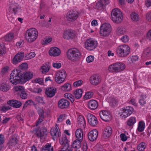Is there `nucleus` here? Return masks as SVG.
<instances>
[{"label":"nucleus","mask_w":151,"mask_h":151,"mask_svg":"<svg viewBox=\"0 0 151 151\" xmlns=\"http://www.w3.org/2000/svg\"><path fill=\"white\" fill-rule=\"evenodd\" d=\"M121 40L123 42L126 43L129 41V37L128 35H125L121 37Z\"/></svg>","instance_id":"obj_59"},{"label":"nucleus","mask_w":151,"mask_h":151,"mask_svg":"<svg viewBox=\"0 0 151 151\" xmlns=\"http://www.w3.org/2000/svg\"><path fill=\"white\" fill-rule=\"evenodd\" d=\"M22 81L24 83L29 81L33 77V73L30 71H27L21 75Z\"/></svg>","instance_id":"obj_16"},{"label":"nucleus","mask_w":151,"mask_h":151,"mask_svg":"<svg viewBox=\"0 0 151 151\" xmlns=\"http://www.w3.org/2000/svg\"><path fill=\"white\" fill-rule=\"evenodd\" d=\"M60 50L56 47H52L49 51V54L51 56L56 57L59 55L60 54Z\"/></svg>","instance_id":"obj_22"},{"label":"nucleus","mask_w":151,"mask_h":151,"mask_svg":"<svg viewBox=\"0 0 151 151\" xmlns=\"http://www.w3.org/2000/svg\"><path fill=\"white\" fill-rule=\"evenodd\" d=\"M101 81V76L97 75L92 76L90 78V81L91 84L96 86L99 84Z\"/></svg>","instance_id":"obj_15"},{"label":"nucleus","mask_w":151,"mask_h":151,"mask_svg":"<svg viewBox=\"0 0 151 151\" xmlns=\"http://www.w3.org/2000/svg\"><path fill=\"white\" fill-rule=\"evenodd\" d=\"M44 113L45 112L43 109H40L38 111V113L39 115V117L36 122V126H37L40 123L43 121L44 118Z\"/></svg>","instance_id":"obj_34"},{"label":"nucleus","mask_w":151,"mask_h":151,"mask_svg":"<svg viewBox=\"0 0 151 151\" xmlns=\"http://www.w3.org/2000/svg\"><path fill=\"white\" fill-rule=\"evenodd\" d=\"M76 34L74 31L71 29L66 30L63 32V37L67 40H71L75 38Z\"/></svg>","instance_id":"obj_13"},{"label":"nucleus","mask_w":151,"mask_h":151,"mask_svg":"<svg viewBox=\"0 0 151 151\" xmlns=\"http://www.w3.org/2000/svg\"><path fill=\"white\" fill-rule=\"evenodd\" d=\"M62 90L65 92L69 91L72 89L71 85L70 84L67 83L64 84L61 86Z\"/></svg>","instance_id":"obj_38"},{"label":"nucleus","mask_w":151,"mask_h":151,"mask_svg":"<svg viewBox=\"0 0 151 151\" xmlns=\"http://www.w3.org/2000/svg\"><path fill=\"white\" fill-rule=\"evenodd\" d=\"M9 109V106H7L4 105H1L0 106V111L3 112H5Z\"/></svg>","instance_id":"obj_60"},{"label":"nucleus","mask_w":151,"mask_h":151,"mask_svg":"<svg viewBox=\"0 0 151 151\" xmlns=\"http://www.w3.org/2000/svg\"><path fill=\"white\" fill-rule=\"evenodd\" d=\"M32 82L33 83H38L40 85L43 84V79L41 78H37L33 79Z\"/></svg>","instance_id":"obj_47"},{"label":"nucleus","mask_w":151,"mask_h":151,"mask_svg":"<svg viewBox=\"0 0 151 151\" xmlns=\"http://www.w3.org/2000/svg\"><path fill=\"white\" fill-rule=\"evenodd\" d=\"M112 129L109 126L106 127L103 133V137L105 139H107L111 135Z\"/></svg>","instance_id":"obj_31"},{"label":"nucleus","mask_w":151,"mask_h":151,"mask_svg":"<svg viewBox=\"0 0 151 151\" xmlns=\"http://www.w3.org/2000/svg\"><path fill=\"white\" fill-rule=\"evenodd\" d=\"M60 144L62 145L61 151H73V149L69 146V141L67 139L66 136L63 135L59 140Z\"/></svg>","instance_id":"obj_8"},{"label":"nucleus","mask_w":151,"mask_h":151,"mask_svg":"<svg viewBox=\"0 0 151 151\" xmlns=\"http://www.w3.org/2000/svg\"><path fill=\"white\" fill-rule=\"evenodd\" d=\"M93 93L92 92L89 91L86 92L84 96V99H90L92 97Z\"/></svg>","instance_id":"obj_56"},{"label":"nucleus","mask_w":151,"mask_h":151,"mask_svg":"<svg viewBox=\"0 0 151 151\" xmlns=\"http://www.w3.org/2000/svg\"><path fill=\"white\" fill-rule=\"evenodd\" d=\"M70 104L69 102L67 100L62 99L58 102V106L61 109L67 108Z\"/></svg>","instance_id":"obj_24"},{"label":"nucleus","mask_w":151,"mask_h":151,"mask_svg":"<svg viewBox=\"0 0 151 151\" xmlns=\"http://www.w3.org/2000/svg\"><path fill=\"white\" fill-rule=\"evenodd\" d=\"M146 98V95L145 94L141 96V99L139 100V103L142 106H144L146 103L144 99Z\"/></svg>","instance_id":"obj_51"},{"label":"nucleus","mask_w":151,"mask_h":151,"mask_svg":"<svg viewBox=\"0 0 151 151\" xmlns=\"http://www.w3.org/2000/svg\"><path fill=\"white\" fill-rule=\"evenodd\" d=\"M67 118V116L65 114H61L58 118V122L60 123L63 122Z\"/></svg>","instance_id":"obj_52"},{"label":"nucleus","mask_w":151,"mask_h":151,"mask_svg":"<svg viewBox=\"0 0 151 151\" xmlns=\"http://www.w3.org/2000/svg\"><path fill=\"white\" fill-rule=\"evenodd\" d=\"M42 150L44 151H53V148L51 144L47 143L42 148Z\"/></svg>","instance_id":"obj_45"},{"label":"nucleus","mask_w":151,"mask_h":151,"mask_svg":"<svg viewBox=\"0 0 151 151\" xmlns=\"http://www.w3.org/2000/svg\"><path fill=\"white\" fill-rule=\"evenodd\" d=\"M79 15V13L78 12L70 10L66 14L65 18L68 21L72 22L76 20Z\"/></svg>","instance_id":"obj_12"},{"label":"nucleus","mask_w":151,"mask_h":151,"mask_svg":"<svg viewBox=\"0 0 151 151\" xmlns=\"http://www.w3.org/2000/svg\"><path fill=\"white\" fill-rule=\"evenodd\" d=\"M38 32L35 28H31L27 30L25 34V38L29 43H32L35 41L37 38Z\"/></svg>","instance_id":"obj_1"},{"label":"nucleus","mask_w":151,"mask_h":151,"mask_svg":"<svg viewBox=\"0 0 151 151\" xmlns=\"http://www.w3.org/2000/svg\"><path fill=\"white\" fill-rule=\"evenodd\" d=\"M27 88L28 90L31 92L35 93H39L42 91V90L40 88L37 87H35L33 88L29 87Z\"/></svg>","instance_id":"obj_39"},{"label":"nucleus","mask_w":151,"mask_h":151,"mask_svg":"<svg viewBox=\"0 0 151 151\" xmlns=\"http://www.w3.org/2000/svg\"><path fill=\"white\" fill-rule=\"evenodd\" d=\"M112 27L111 25L108 23H105L101 26L99 34L102 36L107 37L110 35Z\"/></svg>","instance_id":"obj_7"},{"label":"nucleus","mask_w":151,"mask_h":151,"mask_svg":"<svg viewBox=\"0 0 151 151\" xmlns=\"http://www.w3.org/2000/svg\"><path fill=\"white\" fill-rule=\"evenodd\" d=\"M18 139V137L15 134L10 137L9 141L8 143L10 148L13 147L17 144Z\"/></svg>","instance_id":"obj_19"},{"label":"nucleus","mask_w":151,"mask_h":151,"mask_svg":"<svg viewBox=\"0 0 151 151\" xmlns=\"http://www.w3.org/2000/svg\"><path fill=\"white\" fill-rule=\"evenodd\" d=\"M24 56L23 52H19L14 56L12 60V63L14 65H16L22 60Z\"/></svg>","instance_id":"obj_14"},{"label":"nucleus","mask_w":151,"mask_h":151,"mask_svg":"<svg viewBox=\"0 0 151 151\" xmlns=\"http://www.w3.org/2000/svg\"><path fill=\"white\" fill-rule=\"evenodd\" d=\"M142 56L145 58H149L151 57V47H147L143 50Z\"/></svg>","instance_id":"obj_28"},{"label":"nucleus","mask_w":151,"mask_h":151,"mask_svg":"<svg viewBox=\"0 0 151 151\" xmlns=\"http://www.w3.org/2000/svg\"><path fill=\"white\" fill-rule=\"evenodd\" d=\"M20 96L23 99H26L27 98V94L25 92V89L20 93Z\"/></svg>","instance_id":"obj_61"},{"label":"nucleus","mask_w":151,"mask_h":151,"mask_svg":"<svg viewBox=\"0 0 151 151\" xmlns=\"http://www.w3.org/2000/svg\"><path fill=\"white\" fill-rule=\"evenodd\" d=\"M111 19L115 23L119 24L123 20V16L121 10L118 8L113 9L111 12Z\"/></svg>","instance_id":"obj_4"},{"label":"nucleus","mask_w":151,"mask_h":151,"mask_svg":"<svg viewBox=\"0 0 151 151\" xmlns=\"http://www.w3.org/2000/svg\"><path fill=\"white\" fill-rule=\"evenodd\" d=\"M83 83L82 80H78L74 82L73 83V86L74 87H78L81 86Z\"/></svg>","instance_id":"obj_62"},{"label":"nucleus","mask_w":151,"mask_h":151,"mask_svg":"<svg viewBox=\"0 0 151 151\" xmlns=\"http://www.w3.org/2000/svg\"><path fill=\"white\" fill-rule=\"evenodd\" d=\"M14 37V34L13 33H9L7 34L5 37V39L6 41H12Z\"/></svg>","instance_id":"obj_50"},{"label":"nucleus","mask_w":151,"mask_h":151,"mask_svg":"<svg viewBox=\"0 0 151 151\" xmlns=\"http://www.w3.org/2000/svg\"><path fill=\"white\" fill-rule=\"evenodd\" d=\"M98 44L96 40L92 38H90L87 39L85 42V47L89 50H92L97 47Z\"/></svg>","instance_id":"obj_11"},{"label":"nucleus","mask_w":151,"mask_h":151,"mask_svg":"<svg viewBox=\"0 0 151 151\" xmlns=\"http://www.w3.org/2000/svg\"><path fill=\"white\" fill-rule=\"evenodd\" d=\"M106 101L109 103L110 105L112 106H116L118 102L117 99L112 96L107 97Z\"/></svg>","instance_id":"obj_27"},{"label":"nucleus","mask_w":151,"mask_h":151,"mask_svg":"<svg viewBox=\"0 0 151 151\" xmlns=\"http://www.w3.org/2000/svg\"><path fill=\"white\" fill-rule=\"evenodd\" d=\"M47 131L45 128L41 129L39 131L37 132V136L41 137L47 134Z\"/></svg>","instance_id":"obj_41"},{"label":"nucleus","mask_w":151,"mask_h":151,"mask_svg":"<svg viewBox=\"0 0 151 151\" xmlns=\"http://www.w3.org/2000/svg\"><path fill=\"white\" fill-rule=\"evenodd\" d=\"M55 127H52L51 129L50 133L52 136L55 138L57 136L59 137L60 136L61 133L58 124H55Z\"/></svg>","instance_id":"obj_21"},{"label":"nucleus","mask_w":151,"mask_h":151,"mask_svg":"<svg viewBox=\"0 0 151 151\" xmlns=\"http://www.w3.org/2000/svg\"><path fill=\"white\" fill-rule=\"evenodd\" d=\"M98 134V131L96 129H93L90 131L88 133V138L91 141L93 142L97 139Z\"/></svg>","instance_id":"obj_20"},{"label":"nucleus","mask_w":151,"mask_h":151,"mask_svg":"<svg viewBox=\"0 0 151 151\" xmlns=\"http://www.w3.org/2000/svg\"><path fill=\"white\" fill-rule=\"evenodd\" d=\"M56 92V88L54 87H51L47 88L45 91V94L49 97H52L54 96Z\"/></svg>","instance_id":"obj_26"},{"label":"nucleus","mask_w":151,"mask_h":151,"mask_svg":"<svg viewBox=\"0 0 151 151\" xmlns=\"http://www.w3.org/2000/svg\"><path fill=\"white\" fill-rule=\"evenodd\" d=\"M98 106V102L94 100H91L88 103V108L92 110L96 109L97 108Z\"/></svg>","instance_id":"obj_25"},{"label":"nucleus","mask_w":151,"mask_h":151,"mask_svg":"<svg viewBox=\"0 0 151 151\" xmlns=\"http://www.w3.org/2000/svg\"><path fill=\"white\" fill-rule=\"evenodd\" d=\"M134 109L132 107H124L120 109L119 114L122 118L125 119L131 115Z\"/></svg>","instance_id":"obj_9"},{"label":"nucleus","mask_w":151,"mask_h":151,"mask_svg":"<svg viewBox=\"0 0 151 151\" xmlns=\"http://www.w3.org/2000/svg\"><path fill=\"white\" fill-rule=\"evenodd\" d=\"M20 73V71L19 69H14L11 74L9 79L10 82L16 85L22 82Z\"/></svg>","instance_id":"obj_5"},{"label":"nucleus","mask_w":151,"mask_h":151,"mask_svg":"<svg viewBox=\"0 0 151 151\" xmlns=\"http://www.w3.org/2000/svg\"><path fill=\"white\" fill-rule=\"evenodd\" d=\"M8 104L11 106L15 108H19L21 105V103L17 100H12L8 102Z\"/></svg>","instance_id":"obj_29"},{"label":"nucleus","mask_w":151,"mask_h":151,"mask_svg":"<svg viewBox=\"0 0 151 151\" xmlns=\"http://www.w3.org/2000/svg\"><path fill=\"white\" fill-rule=\"evenodd\" d=\"M131 18L132 20L137 21L139 20L138 14L135 12H132L130 15Z\"/></svg>","instance_id":"obj_48"},{"label":"nucleus","mask_w":151,"mask_h":151,"mask_svg":"<svg viewBox=\"0 0 151 151\" xmlns=\"http://www.w3.org/2000/svg\"><path fill=\"white\" fill-rule=\"evenodd\" d=\"M145 123L144 122L140 121L138 123L137 130L139 132H142L144 129Z\"/></svg>","instance_id":"obj_44"},{"label":"nucleus","mask_w":151,"mask_h":151,"mask_svg":"<svg viewBox=\"0 0 151 151\" xmlns=\"http://www.w3.org/2000/svg\"><path fill=\"white\" fill-rule=\"evenodd\" d=\"M136 122V117L134 116H131L128 119L127 123L129 126L132 127Z\"/></svg>","instance_id":"obj_33"},{"label":"nucleus","mask_w":151,"mask_h":151,"mask_svg":"<svg viewBox=\"0 0 151 151\" xmlns=\"http://www.w3.org/2000/svg\"><path fill=\"white\" fill-rule=\"evenodd\" d=\"M87 116L89 123L91 126H95L97 124V119L93 114L88 113L87 114Z\"/></svg>","instance_id":"obj_18"},{"label":"nucleus","mask_w":151,"mask_h":151,"mask_svg":"<svg viewBox=\"0 0 151 151\" xmlns=\"http://www.w3.org/2000/svg\"><path fill=\"white\" fill-rule=\"evenodd\" d=\"M126 29L120 26L117 28L116 31V33L118 35L120 36L126 33Z\"/></svg>","instance_id":"obj_35"},{"label":"nucleus","mask_w":151,"mask_h":151,"mask_svg":"<svg viewBox=\"0 0 151 151\" xmlns=\"http://www.w3.org/2000/svg\"><path fill=\"white\" fill-rule=\"evenodd\" d=\"M110 2V0H101L98 2L96 4L97 8L100 10H103L105 6Z\"/></svg>","instance_id":"obj_23"},{"label":"nucleus","mask_w":151,"mask_h":151,"mask_svg":"<svg viewBox=\"0 0 151 151\" xmlns=\"http://www.w3.org/2000/svg\"><path fill=\"white\" fill-rule=\"evenodd\" d=\"M78 122L80 127L82 129H84L86 127V122L83 116L79 115L78 119Z\"/></svg>","instance_id":"obj_30"},{"label":"nucleus","mask_w":151,"mask_h":151,"mask_svg":"<svg viewBox=\"0 0 151 151\" xmlns=\"http://www.w3.org/2000/svg\"><path fill=\"white\" fill-rule=\"evenodd\" d=\"M68 59L72 61L78 60L81 56L80 50L76 48L69 50L67 53Z\"/></svg>","instance_id":"obj_2"},{"label":"nucleus","mask_w":151,"mask_h":151,"mask_svg":"<svg viewBox=\"0 0 151 151\" xmlns=\"http://www.w3.org/2000/svg\"><path fill=\"white\" fill-rule=\"evenodd\" d=\"M94 57L92 55H90L86 58V61L88 63L93 62L94 60Z\"/></svg>","instance_id":"obj_64"},{"label":"nucleus","mask_w":151,"mask_h":151,"mask_svg":"<svg viewBox=\"0 0 151 151\" xmlns=\"http://www.w3.org/2000/svg\"><path fill=\"white\" fill-rule=\"evenodd\" d=\"M125 68V64L122 63H116L110 65L108 71L111 73H118L123 71Z\"/></svg>","instance_id":"obj_6"},{"label":"nucleus","mask_w":151,"mask_h":151,"mask_svg":"<svg viewBox=\"0 0 151 151\" xmlns=\"http://www.w3.org/2000/svg\"><path fill=\"white\" fill-rule=\"evenodd\" d=\"M13 89L14 92L19 93H20L25 89L23 86L18 85L14 86Z\"/></svg>","instance_id":"obj_37"},{"label":"nucleus","mask_w":151,"mask_h":151,"mask_svg":"<svg viewBox=\"0 0 151 151\" xmlns=\"http://www.w3.org/2000/svg\"><path fill=\"white\" fill-rule=\"evenodd\" d=\"M147 147V145L145 143L142 142L138 145L137 148L139 151H144Z\"/></svg>","instance_id":"obj_43"},{"label":"nucleus","mask_w":151,"mask_h":151,"mask_svg":"<svg viewBox=\"0 0 151 151\" xmlns=\"http://www.w3.org/2000/svg\"><path fill=\"white\" fill-rule=\"evenodd\" d=\"M52 40V39L50 37H48L45 38L42 40V43L43 45L47 44L50 43Z\"/></svg>","instance_id":"obj_57"},{"label":"nucleus","mask_w":151,"mask_h":151,"mask_svg":"<svg viewBox=\"0 0 151 151\" xmlns=\"http://www.w3.org/2000/svg\"><path fill=\"white\" fill-rule=\"evenodd\" d=\"M50 69L49 67L48 66L46 65H43L41 67V70L43 73H45L47 72Z\"/></svg>","instance_id":"obj_55"},{"label":"nucleus","mask_w":151,"mask_h":151,"mask_svg":"<svg viewBox=\"0 0 151 151\" xmlns=\"http://www.w3.org/2000/svg\"><path fill=\"white\" fill-rule=\"evenodd\" d=\"M99 115L101 118L105 122L110 121L111 118V116L109 112L106 110H103L100 112Z\"/></svg>","instance_id":"obj_17"},{"label":"nucleus","mask_w":151,"mask_h":151,"mask_svg":"<svg viewBox=\"0 0 151 151\" xmlns=\"http://www.w3.org/2000/svg\"><path fill=\"white\" fill-rule=\"evenodd\" d=\"M5 47L3 43H0V55L5 53Z\"/></svg>","instance_id":"obj_58"},{"label":"nucleus","mask_w":151,"mask_h":151,"mask_svg":"<svg viewBox=\"0 0 151 151\" xmlns=\"http://www.w3.org/2000/svg\"><path fill=\"white\" fill-rule=\"evenodd\" d=\"M130 60L132 63H135L138 60L139 58L137 55H134L132 56L130 58Z\"/></svg>","instance_id":"obj_63"},{"label":"nucleus","mask_w":151,"mask_h":151,"mask_svg":"<svg viewBox=\"0 0 151 151\" xmlns=\"http://www.w3.org/2000/svg\"><path fill=\"white\" fill-rule=\"evenodd\" d=\"M130 49L129 46L123 44L118 46L116 50L117 55L120 57L127 56L130 53Z\"/></svg>","instance_id":"obj_3"},{"label":"nucleus","mask_w":151,"mask_h":151,"mask_svg":"<svg viewBox=\"0 0 151 151\" xmlns=\"http://www.w3.org/2000/svg\"><path fill=\"white\" fill-rule=\"evenodd\" d=\"M35 55V53L34 52H32L26 54L25 58L26 60H28L34 58Z\"/></svg>","instance_id":"obj_54"},{"label":"nucleus","mask_w":151,"mask_h":151,"mask_svg":"<svg viewBox=\"0 0 151 151\" xmlns=\"http://www.w3.org/2000/svg\"><path fill=\"white\" fill-rule=\"evenodd\" d=\"M52 65L55 68L59 69L61 67L62 65L61 63L58 61H54L52 63Z\"/></svg>","instance_id":"obj_49"},{"label":"nucleus","mask_w":151,"mask_h":151,"mask_svg":"<svg viewBox=\"0 0 151 151\" xmlns=\"http://www.w3.org/2000/svg\"><path fill=\"white\" fill-rule=\"evenodd\" d=\"M83 91L81 89H78L74 91V94L76 98L79 99L82 96Z\"/></svg>","instance_id":"obj_42"},{"label":"nucleus","mask_w":151,"mask_h":151,"mask_svg":"<svg viewBox=\"0 0 151 151\" xmlns=\"http://www.w3.org/2000/svg\"><path fill=\"white\" fill-rule=\"evenodd\" d=\"M14 14L10 12H7V17L9 20L12 22L15 21V19L13 17Z\"/></svg>","instance_id":"obj_46"},{"label":"nucleus","mask_w":151,"mask_h":151,"mask_svg":"<svg viewBox=\"0 0 151 151\" xmlns=\"http://www.w3.org/2000/svg\"><path fill=\"white\" fill-rule=\"evenodd\" d=\"M75 135L77 139L82 141L83 139V132L81 129H77L75 132Z\"/></svg>","instance_id":"obj_36"},{"label":"nucleus","mask_w":151,"mask_h":151,"mask_svg":"<svg viewBox=\"0 0 151 151\" xmlns=\"http://www.w3.org/2000/svg\"><path fill=\"white\" fill-rule=\"evenodd\" d=\"M66 76V74L64 70H58L55 74V80L58 83L60 84L63 83Z\"/></svg>","instance_id":"obj_10"},{"label":"nucleus","mask_w":151,"mask_h":151,"mask_svg":"<svg viewBox=\"0 0 151 151\" xmlns=\"http://www.w3.org/2000/svg\"><path fill=\"white\" fill-rule=\"evenodd\" d=\"M11 86L9 84L0 82V90L3 92H7L9 90Z\"/></svg>","instance_id":"obj_32"},{"label":"nucleus","mask_w":151,"mask_h":151,"mask_svg":"<svg viewBox=\"0 0 151 151\" xmlns=\"http://www.w3.org/2000/svg\"><path fill=\"white\" fill-rule=\"evenodd\" d=\"M64 97L69 99L71 102H73L74 100V96L71 94L69 93H65L64 94Z\"/></svg>","instance_id":"obj_53"},{"label":"nucleus","mask_w":151,"mask_h":151,"mask_svg":"<svg viewBox=\"0 0 151 151\" xmlns=\"http://www.w3.org/2000/svg\"><path fill=\"white\" fill-rule=\"evenodd\" d=\"M81 141H80L77 139L75 140L72 143L73 147L76 149L79 148L81 146Z\"/></svg>","instance_id":"obj_40"}]
</instances>
